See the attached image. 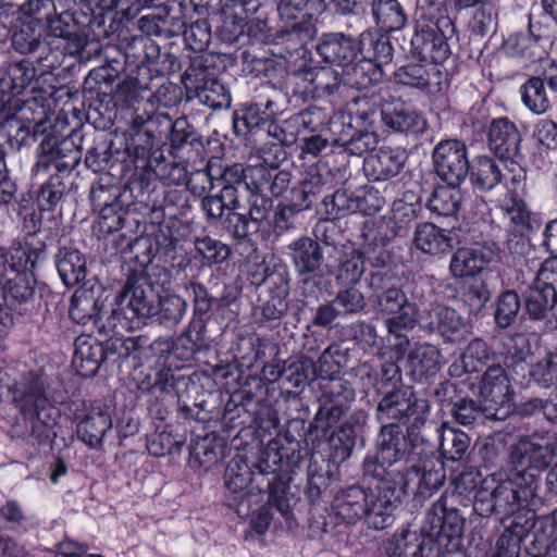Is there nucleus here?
Returning a JSON list of instances; mask_svg holds the SVG:
<instances>
[{
	"instance_id": "1",
	"label": "nucleus",
	"mask_w": 557,
	"mask_h": 557,
	"mask_svg": "<svg viewBox=\"0 0 557 557\" xmlns=\"http://www.w3.org/2000/svg\"><path fill=\"white\" fill-rule=\"evenodd\" d=\"M171 284V272L162 265L132 271L107 315L113 334L135 331L152 319L159 295Z\"/></svg>"
},
{
	"instance_id": "2",
	"label": "nucleus",
	"mask_w": 557,
	"mask_h": 557,
	"mask_svg": "<svg viewBox=\"0 0 557 557\" xmlns=\"http://www.w3.org/2000/svg\"><path fill=\"white\" fill-rule=\"evenodd\" d=\"M334 230L329 222L319 223L313 231L314 237L302 235L287 245L298 286L305 296L318 297L331 286L330 277L335 273V265L325 263L324 249L329 258L333 251L324 246L323 239L330 238L326 233Z\"/></svg>"
},
{
	"instance_id": "3",
	"label": "nucleus",
	"mask_w": 557,
	"mask_h": 557,
	"mask_svg": "<svg viewBox=\"0 0 557 557\" xmlns=\"http://www.w3.org/2000/svg\"><path fill=\"white\" fill-rule=\"evenodd\" d=\"M286 459V466L290 469L298 468L302 460L301 453L282 447L280 449L268 448L263 454L257 466V484L248 492V497L255 505H258L265 493L269 494L268 503L275 506V511L278 512L284 520L289 523L293 518V512L286 497L288 490V480L278 475L276 472L282 470V466Z\"/></svg>"
},
{
	"instance_id": "4",
	"label": "nucleus",
	"mask_w": 557,
	"mask_h": 557,
	"mask_svg": "<svg viewBox=\"0 0 557 557\" xmlns=\"http://www.w3.org/2000/svg\"><path fill=\"white\" fill-rule=\"evenodd\" d=\"M457 487L473 492V511L476 515H494L502 523L527 507L510 482L506 480L491 487L488 481L483 480L481 473L472 469L459 474Z\"/></svg>"
},
{
	"instance_id": "5",
	"label": "nucleus",
	"mask_w": 557,
	"mask_h": 557,
	"mask_svg": "<svg viewBox=\"0 0 557 557\" xmlns=\"http://www.w3.org/2000/svg\"><path fill=\"white\" fill-rule=\"evenodd\" d=\"M410 444L401 426L383 423L375 438V455H367L362 461V475L368 479L388 478L404 480L401 463L409 454Z\"/></svg>"
},
{
	"instance_id": "6",
	"label": "nucleus",
	"mask_w": 557,
	"mask_h": 557,
	"mask_svg": "<svg viewBox=\"0 0 557 557\" xmlns=\"http://www.w3.org/2000/svg\"><path fill=\"white\" fill-rule=\"evenodd\" d=\"M410 39V54L421 61L441 64L451 54L449 40L455 23L448 15L418 12Z\"/></svg>"
},
{
	"instance_id": "7",
	"label": "nucleus",
	"mask_w": 557,
	"mask_h": 557,
	"mask_svg": "<svg viewBox=\"0 0 557 557\" xmlns=\"http://www.w3.org/2000/svg\"><path fill=\"white\" fill-rule=\"evenodd\" d=\"M370 301L376 313L385 317V326L389 334L400 336L401 332L411 331L417 326L420 304L425 299L418 281H412L410 297L406 292L395 286L382 295L370 296Z\"/></svg>"
},
{
	"instance_id": "8",
	"label": "nucleus",
	"mask_w": 557,
	"mask_h": 557,
	"mask_svg": "<svg viewBox=\"0 0 557 557\" xmlns=\"http://www.w3.org/2000/svg\"><path fill=\"white\" fill-rule=\"evenodd\" d=\"M377 401L375 419L383 423L407 424L411 419L418 422L429 410V401L419 397L411 386L400 385L386 392H381Z\"/></svg>"
},
{
	"instance_id": "9",
	"label": "nucleus",
	"mask_w": 557,
	"mask_h": 557,
	"mask_svg": "<svg viewBox=\"0 0 557 557\" xmlns=\"http://www.w3.org/2000/svg\"><path fill=\"white\" fill-rule=\"evenodd\" d=\"M320 407L310 429L326 436L332 428L349 411L356 398L355 388L342 377H331L321 384Z\"/></svg>"
},
{
	"instance_id": "10",
	"label": "nucleus",
	"mask_w": 557,
	"mask_h": 557,
	"mask_svg": "<svg viewBox=\"0 0 557 557\" xmlns=\"http://www.w3.org/2000/svg\"><path fill=\"white\" fill-rule=\"evenodd\" d=\"M277 131H280L281 134H284V131L276 125L274 126L275 138L282 141ZM262 151V158L265 163H270V166L255 165V170H252L249 175V178H251L250 184L255 187V193L250 195L259 194L262 197H268L267 193H269L272 197H281L290 186L292 173L289 171L278 170L277 165H274V163L284 161L287 153L281 143H272L268 150L263 148Z\"/></svg>"
},
{
	"instance_id": "11",
	"label": "nucleus",
	"mask_w": 557,
	"mask_h": 557,
	"mask_svg": "<svg viewBox=\"0 0 557 557\" xmlns=\"http://www.w3.org/2000/svg\"><path fill=\"white\" fill-rule=\"evenodd\" d=\"M512 394L506 370L500 364L487 367L479 383L483 417L494 421L506 420L512 412Z\"/></svg>"
},
{
	"instance_id": "12",
	"label": "nucleus",
	"mask_w": 557,
	"mask_h": 557,
	"mask_svg": "<svg viewBox=\"0 0 557 557\" xmlns=\"http://www.w3.org/2000/svg\"><path fill=\"white\" fill-rule=\"evenodd\" d=\"M417 320V325L425 333L438 335L444 343L458 344L470 334V325L463 315L444 304H430L420 310Z\"/></svg>"
},
{
	"instance_id": "13",
	"label": "nucleus",
	"mask_w": 557,
	"mask_h": 557,
	"mask_svg": "<svg viewBox=\"0 0 557 557\" xmlns=\"http://www.w3.org/2000/svg\"><path fill=\"white\" fill-rule=\"evenodd\" d=\"M375 492L368 490V511L364 516L370 528L383 530L394 522V511L405 497L406 482L388 478L373 479Z\"/></svg>"
},
{
	"instance_id": "14",
	"label": "nucleus",
	"mask_w": 557,
	"mask_h": 557,
	"mask_svg": "<svg viewBox=\"0 0 557 557\" xmlns=\"http://www.w3.org/2000/svg\"><path fill=\"white\" fill-rule=\"evenodd\" d=\"M257 466L256 470H252L246 457L236 455L228 461L224 471V484L230 493L226 497L227 506L234 508L242 518L249 516L255 505L248 497V492L257 484Z\"/></svg>"
},
{
	"instance_id": "15",
	"label": "nucleus",
	"mask_w": 557,
	"mask_h": 557,
	"mask_svg": "<svg viewBox=\"0 0 557 557\" xmlns=\"http://www.w3.org/2000/svg\"><path fill=\"white\" fill-rule=\"evenodd\" d=\"M75 137L76 135L73 134L62 138L51 133L45 134L39 144L38 159L33 171L39 173L53 165L55 173L73 174V170L82 158Z\"/></svg>"
},
{
	"instance_id": "16",
	"label": "nucleus",
	"mask_w": 557,
	"mask_h": 557,
	"mask_svg": "<svg viewBox=\"0 0 557 557\" xmlns=\"http://www.w3.org/2000/svg\"><path fill=\"white\" fill-rule=\"evenodd\" d=\"M511 466L529 468L537 473L557 463V440L550 435L521 438L509 450Z\"/></svg>"
},
{
	"instance_id": "17",
	"label": "nucleus",
	"mask_w": 557,
	"mask_h": 557,
	"mask_svg": "<svg viewBox=\"0 0 557 557\" xmlns=\"http://www.w3.org/2000/svg\"><path fill=\"white\" fill-rule=\"evenodd\" d=\"M248 207L244 210H230L222 220V227L233 238L243 240L256 234L269 218L273 208L271 197L259 194L247 197Z\"/></svg>"
},
{
	"instance_id": "18",
	"label": "nucleus",
	"mask_w": 557,
	"mask_h": 557,
	"mask_svg": "<svg viewBox=\"0 0 557 557\" xmlns=\"http://www.w3.org/2000/svg\"><path fill=\"white\" fill-rule=\"evenodd\" d=\"M436 175L448 185H460L469 175L467 146L458 139H443L432 152Z\"/></svg>"
},
{
	"instance_id": "19",
	"label": "nucleus",
	"mask_w": 557,
	"mask_h": 557,
	"mask_svg": "<svg viewBox=\"0 0 557 557\" xmlns=\"http://www.w3.org/2000/svg\"><path fill=\"white\" fill-rule=\"evenodd\" d=\"M47 381L41 373L26 371L20 374L9 387L11 403L21 414L52 407L47 396Z\"/></svg>"
},
{
	"instance_id": "20",
	"label": "nucleus",
	"mask_w": 557,
	"mask_h": 557,
	"mask_svg": "<svg viewBox=\"0 0 557 557\" xmlns=\"http://www.w3.org/2000/svg\"><path fill=\"white\" fill-rule=\"evenodd\" d=\"M426 521L430 524L428 536L431 537L438 549L458 547L463 530L465 520L455 508H447L440 498L428 511Z\"/></svg>"
},
{
	"instance_id": "21",
	"label": "nucleus",
	"mask_w": 557,
	"mask_h": 557,
	"mask_svg": "<svg viewBox=\"0 0 557 557\" xmlns=\"http://www.w3.org/2000/svg\"><path fill=\"white\" fill-rule=\"evenodd\" d=\"M523 314L529 320L557 322V290L553 283L534 280L522 293Z\"/></svg>"
},
{
	"instance_id": "22",
	"label": "nucleus",
	"mask_w": 557,
	"mask_h": 557,
	"mask_svg": "<svg viewBox=\"0 0 557 557\" xmlns=\"http://www.w3.org/2000/svg\"><path fill=\"white\" fill-rule=\"evenodd\" d=\"M21 416L24 424L15 422L10 429L13 438H21L32 445H44L57 435L54 429L59 410L54 406Z\"/></svg>"
},
{
	"instance_id": "23",
	"label": "nucleus",
	"mask_w": 557,
	"mask_h": 557,
	"mask_svg": "<svg viewBox=\"0 0 557 557\" xmlns=\"http://www.w3.org/2000/svg\"><path fill=\"white\" fill-rule=\"evenodd\" d=\"M403 476L406 482L405 496L411 491L418 502L432 497L443 486L446 478L443 465L426 462L408 466Z\"/></svg>"
},
{
	"instance_id": "24",
	"label": "nucleus",
	"mask_w": 557,
	"mask_h": 557,
	"mask_svg": "<svg viewBox=\"0 0 557 557\" xmlns=\"http://www.w3.org/2000/svg\"><path fill=\"white\" fill-rule=\"evenodd\" d=\"M195 74L185 73V85L188 98H196L199 103L213 110L228 108L231 95L225 86L215 77L208 76L205 70L195 71Z\"/></svg>"
},
{
	"instance_id": "25",
	"label": "nucleus",
	"mask_w": 557,
	"mask_h": 557,
	"mask_svg": "<svg viewBox=\"0 0 557 557\" xmlns=\"http://www.w3.org/2000/svg\"><path fill=\"white\" fill-rule=\"evenodd\" d=\"M522 136L508 117L492 120L488 126L487 144L490 150L503 162L522 159Z\"/></svg>"
},
{
	"instance_id": "26",
	"label": "nucleus",
	"mask_w": 557,
	"mask_h": 557,
	"mask_svg": "<svg viewBox=\"0 0 557 557\" xmlns=\"http://www.w3.org/2000/svg\"><path fill=\"white\" fill-rule=\"evenodd\" d=\"M406 161L407 154L401 148L382 146L364 158L362 170L368 180L385 182L397 176Z\"/></svg>"
},
{
	"instance_id": "27",
	"label": "nucleus",
	"mask_w": 557,
	"mask_h": 557,
	"mask_svg": "<svg viewBox=\"0 0 557 557\" xmlns=\"http://www.w3.org/2000/svg\"><path fill=\"white\" fill-rule=\"evenodd\" d=\"M368 420L369 413L364 409H357L341 423L336 431L331 433L329 445L334 461L344 462L351 456L357 437L363 433Z\"/></svg>"
},
{
	"instance_id": "28",
	"label": "nucleus",
	"mask_w": 557,
	"mask_h": 557,
	"mask_svg": "<svg viewBox=\"0 0 557 557\" xmlns=\"http://www.w3.org/2000/svg\"><path fill=\"white\" fill-rule=\"evenodd\" d=\"M388 557H440V549L434 541L408 529L395 533L386 543Z\"/></svg>"
},
{
	"instance_id": "29",
	"label": "nucleus",
	"mask_w": 557,
	"mask_h": 557,
	"mask_svg": "<svg viewBox=\"0 0 557 557\" xmlns=\"http://www.w3.org/2000/svg\"><path fill=\"white\" fill-rule=\"evenodd\" d=\"M317 4V10L325 7L324 0H280L276 11L282 22L292 24L290 33L301 38H311L314 34L313 13L308 9Z\"/></svg>"
},
{
	"instance_id": "30",
	"label": "nucleus",
	"mask_w": 557,
	"mask_h": 557,
	"mask_svg": "<svg viewBox=\"0 0 557 557\" xmlns=\"http://www.w3.org/2000/svg\"><path fill=\"white\" fill-rule=\"evenodd\" d=\"M317 51L324 62L339 66L343 71L360 54V37L356 40L343 33L324 34Z\"/></svg>"
},
{
	"instance_id": "31",
	"label": "nucleus",
	"mask_w": 557,
	"mask_h": 557,
	"mask_svg": "<svg viewBox=\"0 0 557 557\" xmlns=\"http://www.w3.org/2000/svg\"><path fill=\"white\" fill-rule=\"evenodd\" d=\"M382 122L394 132L412 136L423 134L428 127L424 115L401 101L382 108Z\"/></svg>"
},
{
	"instance_id": "32",
	"label": "nucleus",
	"mask_w": 557,
	"mask_h": 557,
	"mask_svg": "<svg viewBox=\"0 0 557 557\" xmlns=\"http://www.w3.org/2000/svg\"><path fill=\"white\" fill-rule=\"evenodd\" d=\"M78 421L76 433L78 438L90 448H100L103 437L112 428L111 414L100 405H90L85 413L75 412Z\"/></svg>"
},
{
	"instance_id": "33",
	"label": "nucleus",
	"mask_w": 557,
	"mask_h": 557,
	"mask_svg": "<svg viewBox=\"0 0 557 557\" xmlns=\"http://www.w3.org/2000/svg\"><path fill=\"white\" fill-rule=\"evenodd\" d=\"M69 314L78 324L92 322L100 331L110 332L109 326L106 325L107 315L110 312L103 311L100 298L90 289L79 288L75 290L71 298Z\"/></svg>"
},
{
	"instance_id": "34",
	"label": "nucleus",
	"mask_w": 557,
	"mask_h": 557,
	"mask_svg": "<svg viewBox=\"0 0 557 557\" xmlns=\"http://www.w3.org/2000/svg\"><path fill=\"white\" fill-rule=\"evenodd\" d=\"M171 122L170 115L161 112L135 114L132 119L138 140L148 150L168 141Z\"/></svg>"
},
{
	"instance_id": "35",
	"label": "nucleus",
	"mask_w": 557,
	"mask_h": 557,
	"mask_svg": "<svg viewBox=\"0 0 557 557\" xmlns=\"http://www.w3.org/2000/svg\"><path fill=\"white\" fill-rule=\"evenodd\" d=\"M324 246L331 247L336 261L335 276L337 282L345 285H357L364 273V256L363 252L355 247L339 246L331 238L323 239Z\"/></svg>"
},
{
	"instance_id": "36",
	"label": "nucleus",
	"mask_w": 557,
	"mask_h": 557,
	"mask_svg": "<svg viewBox=\"0 0 557 557\" xmlns=\"http://www.w3.org/2000/svg\"><path fill=\"white\" fill-rule=\"evenodd\" d=\"M85 5L92 15L89 24L96 26L102 34L107 35L109 30L104 28V20H114L112 9L120 8L123 15L127 18L134 17L143 8L153 7L152 0H76Z\"/></svg>"
},
{
	"instance_id": "37",
	"label": "nucleus",
	"mask_w": 557,
	"mask_h": 557,
	"mask_svg": "<svg viewBox=\"0 0 557 557\" xmlns=\"http://www.w3.org/2000/svg\"><path fill=\"white\" fill-rule=\"evenodd\" d=\"M77 188L75 176L67 173H53L40 186L37 193L39 211H55Z\"/></svg>"
},
{
	"instance_id": "38",
	"label": "nucleus",
	"mask_w": 557,
	"mask_h": 557,
	"mask_svg": "<svg viewBox=\"0 0 557 557\" xmlns=\"http://www.w3.org/2000/svg\"><path fill=\"white\" fill-rule=\"evenodd\" d=\"M10 276L0 285V312L3 309L16 310L18 306L29 301L35 294L33 274L12 267Z\"/></svg>"
},
{
	"instance_id": "39",
	"label": "nucleus",
	"mask_w": 557,
	"mask_h": 557,
	"mask_svg": "<svg viewBox=\"0 0 557 557\" xmlns=\"http://www.w3.org/2000/svg\"><path fill=\"white\" fill-rule=\"evenodd\" d=\"M278 112L277 104L271 99L248 103L234 113V131L238 135H246L255 128L269 124L268 132L271 133V123Z\"/></svg>"
},
{
	"instance_id": "40",
	"label": "nucleus",
	"mask_w": 557,
	"mask_h": 557,
	"mask_svg": "<svg viewBox=\"0 0 557 557\" xmlns=\"http://www.w3.org/2000/svg\"><path fill=\"white\" fill-rule=\"evenodd\" d=\"M368 490L352 485L339 491L332 503L337 517L348 524H355L363 519L368 511Z\"/></svg>"
},
{
	"instance_id": "41",
	"label": "nucleus",
	"mask_w": 557,
	"mask_h": 557,
	"mask_svg": "<svg viewBox=\"0 0 557 557\" xmlns=\"http://www.w3.org/2000/svg\"><path fill=\"white\" fill-rule=\"evenodd\" d=\"M103 344L91 336H79L75 341L72 366L83 377L95 376L103 363Z\"/></svg>"
},
{
	"instance_id": "42",
	"label": "nucleus",
	"mask_w": 557,
	"mask_h": 557,
	"mask_svg": "<svg viewBox=\"0 0 557 557\" xmlns=\"http://www.w3.org/2000/svg\"><path fill=\"white\" fill-rule=\"evenodd\" d=\"M491 349L481 338L472 339L463 352L450 363L448 374L451 377H462L466 374L478 373L491 360Z\"/></svg>"
},
{
	"instance_id": "43",
	"label": "nucleus",
	"mask_w": 557,
	"mask_h": 557,
	"mask_svg": "<svg viewBox=\"0 0 557 557\" xmlns=\"http://www.w3.org/2000/svg\"><path fill=\"white\" fill-rule=\"evenodd\" d=\"M394 76L398 84L424 90L437 88L441 85L442 72L437 64L431 62L429 64L409 63L396 70Z\"/></svg>"
},
{
	"instance_id": "44",
	"label": "nucleus",
	"mask_w": 557,
	"mask_h": 557,
	"mask_svg": "<svg viewBox=\"0 0 557 557\" xmlns=\"http://www.w3.org/2000/svg\"><path fill=\"white\" fill-rule=\"evenodd\" d=\"M491 259V252H485L481 248L461 247L451 256L449 272L454 278L474 277Z\"/></svg>"
},
{
	"instance_id": "45",
	"label": "nucleus",
	"mask_w": 557,
	"mask_h": 557,
	"mask_svg": "<svg viewBox=\"0 0 557 557\" xmlns=\"http://www.w3.org/2000/svg\"><path fill=\"white\" fill-rule=\"evenodd\" d=\"M436 432L443 458L451 461L467 460L470 454L471 438L466 432L449 425L448 422H443Z\"/></svg>"
},
{
	"instance_id": "46",
	"label": "nucleus",
	"mask_w": 557,
	"mask_h": 557,
	"mask_svg": "<svg viewBox=\"0 0 557 557\" xmlns=\"http://www.w3.org/2000/svg\"><path fill=\"white\" fill-rule=\"evenodd\" d=\"M55 264L62 282L67 287L79 284L87 275L86 258L74 247H61L55 256Z\"/></svg>"
},
{
	"instance_id": "47",
	"label": "nucleus",
	"mask_w": 557,
	"mask_h": 557,
	"mask_svg": "<svg viewBox=\"0 0 557 557\" xmlns=\"http://www.w3.org/2000/svg\"><path fill=\"white\" fill-rule=\"evenodd\" d=\"M324 181L319 173L309 172L298 184L294 185L288 196L287 203L300 210H309L322 196Z\"/></svg>"
},
{
	"instance_id": "48",
	"label": "nucleus",
	"mask_w": 557,
	"mask_h": 557,
	"mask_svg": "<svg viewBox=\"0 0 557 557\" xmlns=\"http://www.w3.org/2000/svg\"><path fill=\"white\" fill-rule=\"evenodd\" d=\"M11 116L29 125L33 136H44L48 127H51V121L48 119L45 107L39 104L35 98L25 101L14 99Z\"/></svg>"
},
{
	"instance_id": "49",
	"label": "nucleus",
	"mask_w": 557,
	"mask_h": 557,
	"mask_svg": "<svg viewBox=\"0 0 557 557\" xmlns=\"http://www.w3.org/2000/svg\"><path fill=\"white\" fill-rule=\"evenodd\" d=\"M441 352L431 344L418 345L407 357L410 375L414 381H421L434 375L440 370Z\"/></svg>"
},
{
	"instance_id": "50",
	"label": "nucleus",
	"mask_w": 557,
	"mask_h": 557,
	"mask_svg": "<svg viewBox=\"0 0 557 557\" xmlns=\"http://www.w3.org/2000/svg\"><path fill=\"white\" fill-rule=\"evenodd\" d=\"M499 210L510 223L509 233H534L543 223L541 214L530 211L522 199L511 198L509 202L500 206Z\"/></svg>"
},
{
	"instance_id": "51",
	"label": "nucleus",
	"mask_w": 557,
	"mask_h": 557,
	"mask_svg": "<svg viewBox=\"0 0 557 557\" xmlns=\"http://www.w3.org/2000/svg\"><path fill=\"white\" fill-rule=\"evenodd\" d=\"M383 76V69L361 57L360 60L350 63L343 70V84L359 90L368 89L380 83Z\"/></svg>"
},
{
	"instance_id": "52",
	"label": "nucleus",
	"mask_w": 557,
	"mask_h": 557,
	"mask_svg": "<svg viewBox=\"0 0 557 557\" xmlns=\"http://www.w3.org/2000/svg\"><path fill=\"white\" fill-rule=\"evenodd\" d=\"M251 14L239 7L227 5L223 0L221 24L216 27V36L225 44H239L245 38V17Z\"/></svg>"
},
{
	"instance_id": "53",
	"label": "nucleus",
	"mask_w": 557,
	"mask_h": 557,
	"mask_svg": "<svg viewBox=\"0 0 557 557\" xmlns=\"http://www.w3.org/2000/svg\"><path fill=\"white\" fill-rule=\"evenodd\" d=\"M334 143L343 148L348 154L360 157L375 150L379 143L376 132L357 131L341 125V131L335 132Z\"/></svg>"
},
{
	"instance_id": "54",
	"label": "nucleus",
	"mask_w": 557,
	"mask_h": 557,
	"mask_svg": "<svg viewBox=\"0 0 557 557\" xmlns=\"http://www.w3.org/2000/svg\"><path fill=\"white\" fill-rule=\"evenodd\" d=\"M469 175L472 185L481 191L494 189L506 178L498 162L490 156L476 157Z\"/></svg>"
},
{
	"instance_id": "55",
	"label": "nucleus",
	"mask_w": 557,
	"mask_h": 557,
	"mask_svg": "<svg viewBox=\"0 0 557 557\" xmlns=\"http://www.w3.org/2000/svg\"><path fill=\"white\" fill-rule=\"evenodd\" d=\"M360 55L383 69L393 61L394 48L387 36L366 30L360 34Z\"/></svg>"
},
{
	"instance_id": "56",
	"label": "nucleus",
	"mask_w": 557,
	"mask_h": 557,
	"mask_svg": "<svg viewBox=\"0 0 557 557\" xmlns=\"http://www.w3.org/2000/svg\"><path fill=\"white\" fill-rule=\"evenodd\" d=\"M184 292L191 301L193 317L189 323L193 327H206L208 315L213 306H216V299L207 287L197 281H189L184 285Z\"/></svg>"
},
{
	"instance_id": "57",
	"label": "nucleus",
	"mask_w": 557,
	"mask_h": 557,
	"mask_svg": "<svg viewBox=\"0 0 557 557\" xmlns=\"http://www.w3.org/2000/svg\"><path fill=\"white\" fill-rule=\"evenodd\" d=\"M506 53L520 60L525 66L546 60L547 51L525 34H511L504 42Z\"/></svg>"
},
{
	"instance_id": "58",
	"label": "nucleus",
	"mask_w": 557,
	"mask_h": 557,
	"mask_svg": "<svg viewBox=\"0 0 557 557\" xmlns=\"http://www.w3.org/2000/svg\"><path fill=\"white\" fill-rule=\"evenodd\" d=\"M147 166L164 185H182L189 182L186 165L183 162L168 160L162 152H152L149 156Z\"/></svg>"
},
{
	"instance_id": "59",
	"label": "nucleus",
	"mask_w": 557,
	"mask_h": 557,
	"mask_svg": "<svg viewBox=\"0 0 557 557\" xmlns=\"http://www.w3.org/2000/svg\"><path fill=\"white\" fill-rule=\"evenodd\" d=\"M187 309L188 302L183 296L177 294L162 296L160 294L152 319L166 329H173L182 322Z\"/></svg>"
},
{
	"instance_id": "60",
	"label": "nucleus",
	"mask_w": 557,
	"mask_h": 557,
	"mask_svg": "<svg viewBox=\"0 0 557 557\" xmlns=\"http://www.w3.org/2000/svg\"><path fill=\"white\" fill-rule=\"evenodd\" d=\"M414 244L418 249L430 255H441L450 250L451 238L446 231L433 223H422L414 232Z\"/></svg>"
},
{
	"instance_id": "61",
	"label": "nucleus",
	"mask_w": 557,
	"mask_h": 557,
	"mask_svg": "<svg viewBox=\"0 0 557 557\" xmlns=\"http://www.w3.org/2000/svg\"><path fill=\"white\" fill-rule=\"evenodd\" d=\"M371 11L375 23L386 32L401 29L408 20L398 0H372Z\"/></svg>"
},
{
	"instance_id": "62",
	"label": "nucleus",
	"mask_w": 557,
	"mask_h": 557,
	"mask_svg": "<svg viewBox=\"0 0 557 557\" xmlns=\"http://www.w3.org/2000/svg\"><path fill=\"white\" fill-rule=\"evenodd\" d=\"M460 185L436 186L426 203L432 213L442 216H453L459 210L461 203Z\"/></svg>"
},
{
	"instance_id": "63",
	"label": "nucleus",
	"mask_w": 557,
	"mask_h": 557,
	"mask_svg": "<svg viewBox=\"0 0 557 557\" xmlns=\"http://www.w3.org/2000/svg\"><path fill=\"white\" fill-rule=\"evenodd\" d=\"M521 299L518 293L508 289L499 294L495 302L494 321L497 327L506 330L517 323L524 314H520Z\"/></svg>"
},
{
	"instance_id": "64",
	"label": "nucleus",
	"mask_w": 557,
	"mask_h": 557,
	"mask_svg": "<svg viewBox=\"0 0 557 557\" xmlns=\"http://www.w3.org/2000/svg\"><path fill=\"white\" fill-rule=\"evenodd\" d=\"M12 267L33 274L36 265L47 259V246L44 242H26L25 246L17 244L11 246Z\"/></svg>"
}]
</instances>
